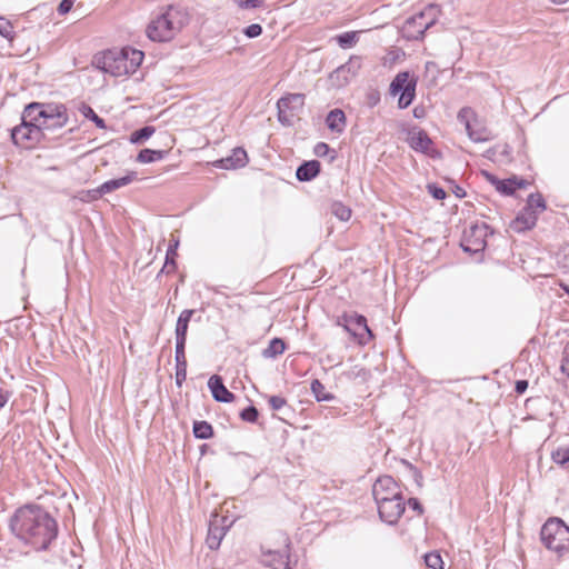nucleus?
I'll return each mask as SVG.
<instances>
[{"mask_svg":"<svg viewBox=\"0 0 569 569\" xmlns=\"http://www.w3.org/2000/svg\"><path fill=\"white\" fill-rule=\"evenodd\" d=\"M398 94H399L398 108L406 109L412 103V101L416 97V87H413V86L407 87V89L399 92Z\"/></svg>","mask_w":569,"mask_h":569,"instance_id":"nucleus-38","label":"nucleus"},{"mask_svg":"<svg viewBox=\"0 0 569 569\" xmlns=\"http://www.w3.org/2000/svg\"><path fill=\"white\" fill-rule=\"evenodd\" d=\"M187 23L188 14L170 6L148 24L147 36L152 41H169Z\"/></svg>","mask_w":569,"mask_h":569,"instance_id":"nucleus-3","label":"nucleus"},{"mask_svg":"<svg viewBox=\"0 0 569 569\" xmlns=\"http://www.w3.org/2000/svg\"><path fill=\"white\" fill-rule=\"evenodd\" d=\"M9 528L21 541L34 550H47L57 538V521L40 506L27 505L10 517Z\"/></svg>","mask_w":569,"mask_h":569,"instance_id":"nucleus-1","label":"nucleus"},{"mask_svg":"<svg viewBox=\"0 0 569 569\" xmlns=\"http://www.w3.org/2000/svg\"><path fill=\"white\" fill-rule=\"evenodd\" d=\"M321 170V164L318 160L303 161L296 170V177L301 182H307L315 179Z\"/></svg>","mask_w":569,"mask_h":569,"instance_id":"nucleus-21","label":"nucleus"},{"mask_svg":"<svg viewBox=\"0 0 569 569\" xmlns=\"http://www.w3.org/2000/svg\"><path fill=\"white\" fill-rule=\"evenodd\" d=\"M512 180H515V190L525 189L530 184V182L523 178L512 177Z\"/></svg>","mask_w":569,"mask_h":569,"instance_id":"nucleus-56","label":"nucleus"},{"mask_svg":"<svg viewBox=\"0 0 569 569\" xmlns=\"http://www.w3.org/2000/svg\"><path fill=\"white\" fill-rule=\"evenodd\" d=\"M347 71L351 77H355L358 71L361 68V58L358 56H352L350 59L345 63Z\"/></svg>","mask_w":569,"mask_h":569,"instance_id":"nucleus-44","label":"nucleus"},{"mask_svg":"<svg viewBox=\"0 0 569 569\" xmlns=\"http://www.w3.org/2000/svg\"><path fill=\"white\" fill-rule=\"evenodd\" d=\"M176 383L181 387L187 379V358L186 347L176 346Z\"/></svg>","mask_w":569,"mask_h":569,"instance_id":"nucleus-23","label":"nucleus"},{"mask_svg":"<svg viewBox=\"0 0 569 569\" xmlns=\"http://www.w3.org/2000/svg\"><path fill=\"white\" fill-rule=\"evenodd\" d=\"M233 2L242 10L258 9L263 4L262 0H233Z\"/></svg>","mask_w":569,"mask_h":569,"instance_id":"nucleus-45","label":"nucleus"},{"mask_svg":"<svg viewBox=\"0 0 569 569\" xmlns=\"http://www.w3.org/2000/svg\"><path fill=\"white\" fill-rule=\"evenodd\" d=\"M456 196L459 197V198H462L466 196V192L462 190V188L460 187H457L456 191H455Z\"/></svg>","mask_w":569,"mask_h":569,"instance_id":"nucleus-61","label":"nucleus"},{"mask_svg":"<svg viewBox=\"0 0 569 569\" xmlns=\"http://www.w3.org/2000/svg\"><path fill=\"white\" fill-rule=\"evenodd\" d=\"M143 58L144 53L141 50L126 47L97 53L93 57L92 64L112 77H122L136 72Z\"/></svg>","mask_w":569,"mask_h":569,"instance_id":"nucleus-2","label":"nucleus"},{"mask_svg":"<svg viewBox=\"0 0 569 569\" xmlns=\"http://www.w3.org/2000/svg\"><path fill=\"white\" fill-rule=\"evenodd\" d=\"M326 124L332 132L341 133L346 127V114L341 109L331 110L326 118Z\"/></svg>","mask_w":569,"mask_h":569,"instance_id":"nucleus-25","label":"nucleus"},{"mask_svg":"<svg viewBox=\"0 0 569 569\" xmlns=\"http://www.w3.org/2000/svg\"><path fill=\"white\" fill-rule=\"evenodd\" d=\"M286 548H289L288 543L286 545ZM263 556L266 557L263 562L272 569H291L288 549L283 551L268 550Z\"/></svg>","mask_w":569,"mask_h":569,"instance_id":"nucleus-18","label":"nucleus"},{"mask_svg":"<svg viewBox=\"0 0 569 569\" xmlns=\"http://www.w3.org/2000/svg\"><path fill=\"white\" fill-rule=\"evenodd\" d=\"M247 163L248 154L241 147L234 148L231 156L213 162L214 167L220 169H238L244 167Z\"/></svg>","mask_w":569,"mask_h":569,"instance_id":"nucleus-15","label":"nucleus"},{"mask_svg":"<svg viewBox=\"0 0 569 569\" xmlns=\"http://www.w3.org/2000/svg\"><path fill=\"white\" fill-rule=\"evenodd\" d=\"M551 459L555 463L567 467L569 465V443L559 446L551 452Z\"/></svg>","mask_w":569,"mask_h":569,"instance_id":"nucleus-34","label":"nucleus"},{"mask_svg":"<svg viewBox=\"0 0 569 569\" xmlns=\"http://www.w3.org/2000/svg\"><path fill=\"white\" fill-rule=\"evenodd\" d=\"M305 106L303 93H288L277 101L278 120L284 127H292Z\"/></svg>","mask_w":569,"mask_h":569,"instance_id":"nucleus-6","label":"nucleus"},{"mask_svg":"<svg viewBox=\"0 0 569 569\" xmlns=\"http://www.w3.org/2000/svg\"><path fill=\"white\" fill-rule=\"evenodd\" d=\"M433 142L425 130H419L409 138V146L418 152L431 158L440 157V152L432 147Z\"/></svg>","mask_w":569,"mask_h":569,"instance_id":"nucleus-13","label":"nucleus"},{"mask_svg":"<svg viewBox=\"0 0 569 569\" xmlns=\"http://www.w3.org/2000/svg\"><path fill=\"white\" fill-rule=\"evenodd\" d=\"M526 207H528V210L537 211V214H539L547 209V203L540 192H535L528 196Z\"/></svg>","mask_w":569,"mask_h":569,"instance_id":"nucleus-33","label":"nucleus"},{"mask_svg":"<svg viewBox=\"0 0 569 569\" xmlns=\"http://www.w3.org/2000/svg\"><path fill=\"white\" fill-rule=\"evenodd\" d=\"M417 87V79L413 78L409 71H401L397 73L390 83V93L397 96L399 92L407 89V87Z\"/></svg>","mask_w":569,"mask_h":569,"instance_id":"nucleus-24","label":"nucleus"},{"mask_svg":"<svg viewBox=\"0 0 569 569\" xmlns=\"http://www.w3.org/2000/svg\"><path fill=\"white\" fill-rule=\"evenodd\" d=\"M408 506L417 511L419 516L423 513V507L417 498H409Z\"/></svg>","mask_w":569,"mask_h":569,"instance_id":"nucleus-54","label":"nucleus"},{"mask_svg":"<svg viewBox=\"0 0 569 569\" xmlns=\"http://www.w3.org/2000/svg\"><path fill=\"white\" fill-rule=\"evenodd\" d=\"M543 546L558 555L569 551V527L560 518H549L540 530Z\"/></svg>","mask_w":569,"mask_h":569,"instance_id":"nucleus-5","label":"nucleus"},{"mask_svg":"<svg viewBox=\"0 0 569 569\" xmlns=\"http://www.w3.org/2000/svg\"><path fill=\"white\" fill-rule=\"evenodd\" d=\"M178 246H179V239H172L170 241V244H169V247L167 249V253H166V261H164L162 269L160 270V273L169 274V273L176 271V269H177L176 257H177Z\"/></svg>","mask_w":569,"mask_h":569,"instance_id":"nucleus-27","label":"nucleus"},{"mask_svg":"<svg viewBox=\"0 0 569 569\" xmlns=\"http://www.w3.org/2000/svg\"><path fill=\"white\" fill-rule=\"evenodd\" d=\"M428 192L437 200H443L447 196L446 191L436 183L428 184Z\"/></svg>","mask_w":569,"mask_h":569,"instance_id":"nucleus-49","label":"nucleus"},{"mask_svg":"<svg viewBox=\"0 0 569 569\" xmlns=\"http://www.w3.org/2000/svg\"><path fill=\"white\" fill-rule=\"evenodd\" d=\"M553 3H557V4H563L566 3L568 0H551Z\"/></svg>","mask_w":569,"mask_h":569,"instance_id":"nucleus-62","label":"nucleus"},{"mask_svg":"<svg viewBox=\"0 0 569 569\" xmlns=\"http://www.w3.org/2000/svg\"><path fill=\"white\" fill-rule=\"evenodd\" d=\"M10 136L16 146L24 149L36 147L42 139H44L43 132L40 131L37 122L28 123L21 121L19 126L11 129Z\"/></svg>","mask_w":569,"mask_h":569,"instance_id":"nucleus-8","label":"nucleus"},{"mask_svg":"<svg viewBox=\"0 0 569 569\" xmlns=\"http://www.w3.org/2000/svg\"><path fill=\"white\" fill-rule=\"evenodd\" d=\"M560 369L569 378V342L563 349Z\"/></svg>","mask_w":569,"mask_h":569,"instance_id":"nucleus-51","label":"nucleus"},{"mask_svg":"<svg viewBox=\"0 0 569 569\" xmlns=\"http://www.w3.org/2000/svg\"><path fill=\"white\" fill-rule=\"evenodd\" d=\"M369 99L372 104H376L380 99L379 93L378 92L370 93Z\"/></svg>","mask_w":569,"mask_h":569,"instance_id":"nucleus-59","label":"nucleus"},{"mask_svg":"<svg viewBox=\"0 0 569 569\" xmlns=\"http://www.w3.org/2000/svg\"><path fill=\"white\" fill-rule=\"evenodd\" d=\"M380 519L388 525L398 522L406 509L403 497L376 501Z\"/></svg>","mask_w":569,"mask_h":569,"instance_id":"nucleus-10","label":"nucleus"},{"mask_svg":"<svg viewBox=\"0 0 569 569\" xmlns=\"http://www.w3.org/2000/svg\"><path fill=\"white\" fill-rule=\"evenodd\" d=\"M268 402L272 410H280L287 405V400L280 396H270Z\"/></svg>","mask_w":569,"mask_h":569,"instance_id":"nucleus-50","label":"nucleus"},{"mask_svg":"<svg viewBox=\"0 0 569 569\" xmlns=\"http://www.w3.org/2000/svg\"><path fill=\"white\" fill-rule=\"evenodd\" d=\"M208 388L210 389L213 399L218 402L229 403L236 398V396L226 388L222 378L218 375H213L209 378Z\"/></svg>","mask_w":569,"mask_h":569,"instance_id":"nucleus-16","label":"nucleus"},{"mask_svg":"<svg viewBox=\"0 0 569 569\" xmlns=\"http://www.w3.org/2000/svg\"><path fill=\"white\" fill-rule=\"evenodd\" d=\"M11 33H12L11 22L6 18L0 17V34L7 39H10Z\"/></svg>","mask_w":569,"mask_h":569,"instance_id":"nucleus-48","label":"nucleus"},{"mask_svg":"<svg viewBox=\"0 0 569 569\" xmlns=\"http://www.w3.org/2000/svg\"><path fill=\"white\" fill-rule=\"evenodd\" d=\"M402 463L411 471L412 478L418 487H422L423 476L421 471L407 460H402Z\"/></svg>","mask_w":569,"mask_h":569,"instance_id":"nucleus-46","label":"nucleus"},{"mask_svg":"<svg viewBox=\"0 0 569 569\" xmlns=\"http://www.w3.org/2000/svg\"><path fill=\"white\" fill-rule=\"evenodd\" d=\"M41 121L38 124L40 131L43 132V138L47 131H54L63 128L69 120L67 108L62 103H47L44 109L38 113Z\"/></svg>","mask_w":569,"mask_h":569,"instance_id":"nucleus-7","label":"nucleus"},{"mask_svg":"<svg viewBox=\"0 0 569 569\" xmlns=\"http://www.w3.org/2000/svg\"><path fill=\"white\" fill-rule=\"evenodd\" d=\"M375 501L403 497L398 483L391 476L379 477L372 486Z\"/></svg>","mask_w":569,"mask_h":569,"instance_id":"nucleus-11","label":"nucleus"},{"mask_svg":"<svg viewBox=\"0 0 569 569\" xmlns=\"http://www.w3.org/2000/svg\"><path fill=\"white\" fill-rule=\"evenodd\" d=\"M425 563L431 569H443V561L440 553L432 551L425 556Z\"/></svg>","mask_w":569,"mask_h":569,"instance_id":"nucleus-41","label":"nucleus"},{"mask_svg":"<svg viewBox=\"0 0 569 569\" xmlns=\"http://www.w3.org/2000/svg\"><path fill=\"white\" fill-rule=\"evenodd\" d=\"M192 431L197 439L207 440L213 437L212 426L204 420L194 421Z\"/></svg>","mask_w":569,"mask_h":569,"instance_id":"nucleus-31","label":"nucleus"},{"mask_svg":"<svg viewBox=\"0 0 569 569\" xmlns=\"http://www.w3.org/2000/svg\"><path fill=\"white\" fill-rule=\"evenodd\" d=\"M9 398H10V392L1 389L0 390V408H3L8 403Z\"/></svg>","mask_w":569,"mask_h":569,"instance_id":"nucleus-57","label":"nucleus"},{"mask_svg":"<svg viewBox=\"0 0 569 569\" xmlns=\"http://www.w3.org/2000/svg\"><path fill=\"white\" fill-rule=\"evenodd\" d=\"M353 329L355 330H351V331H348V333H350V336L360 345V346H365L367 345L370 340L373 339V333L371 331V329L368 327V331H362V326H353Z\"/></svg>","mask_w":569,"mask_h":569,"instance_id":"nucleus-35","label":"nucleus"},{"mask_svg":"<svg viewBox=\"0 0 569 569\" xmlns=\"http://www.w3.org/2000/svg\"><path fill=\"white\" fill-rule=\"evenodd\" d=\"M489 234V226L486 223L473 224L465 230L461 240V248L466 252L479 253L487 247V237Z\"/></svg>","mask_w":569,"mask_h":569,"instance_id":"nucleus-9","label":"nucleus"},{"mask_svg":"<svg viewBox=\"0 0 569 569\" xmlns=\"http://www.w3.org/2000/svg\"><path fill=\"white\" fill-rule=\"evenodd\" d=\"M80 111L87 119L94 122V124L98 128H100V129L107 128L104 120L101 117H99L90 106L82 104L80 108Z\"/></svg>","mask_w":569,"mask_h":569,"instance_id":"nucleus-40","label":"nucleus"},{"mask_svg":"<svg viewBox=\"0 0 569 569\" xmlns=\"http://www.w3.org/2000/svg\"><path fill=\"white\" fill-rule=\"evenodd\" d=\"M193 313L194 310L184 309L178 317L176 323V346L186 347L188 327Z\"/></svg>","mask_w":569,"mask_h":569,"instance_id":"nucleus-19","label":"nucleus"},{"mask_svg":"<svg viewBox=\"0 0 569 569\" xmlns=\"http://www.w3.org/2000/svg\"><path fill=\"white\" fill-rule=\"evenodd\" d=\"M528 389V381L527 380H517L515 383V391L518 395H522Z\"/></svg>","mask_w":569,"mask_h":569,"instance_id":"nucleus-55","label":"nucleus"},{"mask_svg":"<svg viewBox=\"0 0 569 569\" xmlns=\"http://www.w3.org/2000/svg\"><path fill=\"white\" fill-rule=\"evenodd\" d=\"M467 109L460 110L458 118L460 121L465 122L466 131L468 133V137L475 141V142H485L490 140L491 132L488 130L485 126H480L478 123H472L469 120L465 118V113H467Z\"/></svg>","mask_w":569,"mask_h":569,"instance_id":"nucleus-14","label":"nucleus"},{"mask_svg":"<svg viewBox=\"0 0 569 569\" xmlns=\"http://www.w3.org/2000/svg\"><path fill=\"white\" fill-rule=\"evenodd\" d=\"M259 417V411L254 406H248L240 412V418L247 422H256Z\"/></svg>","mask_w":569,"mask_h":569,"instance_id":"nucleus-43","label":"nucleus"},{"mask_svg":"<svg viewBox=\"0 0 569 569\" xmlns=\"http://www.w3.org/2000/svg\"><path fill=\"white\" fill-rule=\"evenodd\" d=\"M562 289L565 290V292L569 296V286L567 284H562Z\"/></svg>","mask_w":569,"mask_h":569,"instance_id":"nucleus-63","label":"nucleus"},{"mask_svg":"<svg viewBox=\"0 0 569 569\" xmlns=\"http://www.w3.org/2000/svg\"><path fill=\"white\" fill-rule=\"evenodd\" d=\"M310 389L317 401H331L335 399V395L327 392L323 383L318 379L311 381Z\"/></svg>","mask_w":569,"mask_h":569,"instance_id":"nucleus-32","label":"nucleus"},{"mask_svg":"<svg viewBox=\"0 0 569 569\" xmlns=\"http://www.w3.org/2000/svg\"><path fill=\"white\" fill-rule=\"evenodd\" d=\"M483 173L487 180L495 186L496 190L501 194L512 196L515 193V180H512V178L501 180L489 172Z\"/></svg>","mask_w":569,"mask_h":569,"instance_id":"nucleus-26","label":"nucleus"},{"mask_svg":"<svg viewBox=\"0 0 569 569\" xmlns=\"http://www.w3.org/2000/svg\"><path fill=\"white\" fill-rule=\"evenodd\" d=\"M47 103L41 102H31L24 107V110L21 116V121L32 123H39L42 117H39V111L43 110Z\"/></svg>","mask_w":569,"mask_h":569,"instance_id":"nucleus-28","label":"nucleus"},{"mask_svg":"<svg viewBox=\"0 0 569 569\" xmlns=\"http://www.w3.org/2000/svg\"><path fill=\"white\" fill-rule=\"evenodd\" d=\"M537 211L528 210V207L525 206V208L517 214L515 220L511 222V228L516 232H522L525 230L533 228L537 223Z\"/></svg>","mask_w":569,"mask_h":569,"instance_id":"nucleus-17","label":"nucleus"},{"mask_svg":"<svg viewBox=\"0 0 569 569\" xmlns=\"http://www.w3.org/2000/svg\"><path fill=\"white\" fill-rule=\"evenodd\" d=\"M136 178H137V172L136 171H130L124 177H121V178H118V179H111V180H108V181L103 182L101 186L98 187L96 192L99 193L100 196L106 194V193H110V192H112V191H114V190H117L119 188L128 186Z\"/></svg>","mask_w":569,"mask_h":569,"instance_id":"nucleus-22","label":"nucleus"},{"mask_svg":"<svg viewBox=\"0 0 569 569\" xmlns=\"http://www.w3.org/2000/svg\"><path fill=\"white\" fill-rule=\"evenodd\" d=\"M73 2H74L73 0H62V1L59 3V6H58V12H59L60 14H66V13H68V12L71 10V8H72Z\"/></svg>","mask_w":569,"mask_h":569,"instance_id":"nucleus-53","label":"nucleus"},{"mask_svg":"<svg viewBox=\"0 0 569 569\" xmlns=\"http://www.w3.org/2000/svg\"><path fill=\"white\" fill-rule=\"evenodd\" d=\"M332 212L341 221H348L351 218V209L343 206L341 202L333 203Z\"/></svg>","mask_w":569,"mask_h":569,"instance_id":"nucleus-42","label":"nucleus"},{"mask_svg":"<svg viewBox=\"0 0 569 569\" xmlns=\"http://www.w3.org/2000/svg\"><path fill=\"white\" fill-rule=\"evenodd\" d=\"M227 522V517L212 515L209 521L208 535L206 539V542L211 550H216L220 547L221 540L223 539L227 529L229 528Z\"/></svg>","mask_w":569,"mask_h":569,"instance_id":"nucleus-12","label":"nucleus"},{"mask_svg":"<svg viewBox=\"0 0 569 569\" xmlns=\"http://www.w3.org/2000/svg\"><path fill=\"white\" fill-rule=\"evenodd\" d=\"M154 127L144 126L130 134V142L134 144L142 143L143 141L149 139L154 133Z\"/></svg>","mask_w":569,"mask_h":569,"instance_id":"nucleus-36","label":"nucleus"},{"mask_svg":"<svg viewBox=\"0 0 569 569\" xmlns=\"http://www.w3.org/2000/svg\"><path fill=\"white\" fill-rule=\"evenodd\" d=\"M262 27L259 23H252L243 29V34L250 39L261 36Z\"/></svg>","mask_w":569,"mask_h":569,"instance_id":"nucleus-47","label":"nucleus"},{"mask_svg":"<svg viewBox=\"0 0 569 569\" xmlns=\"http://www.w3.org/2000/svg\"><path fill=\"white\" fill-rule=\"evenodd\" d=\"M423 113H425V110L422 108H418L416 107L413 109V116L415 118H422L423 117Z\"/></svg>","mask_w":569,"mask_h":569,"instance_id":"nucleus-60","label":"nucleus"},{"mask_svg":"<svg viewBox=\"0 0 569 569\" xmlns=\"http://www.w3.org/2000/svg\"><path fill=\"white\" fill-rule=\"evenodd\" d=\"M286 351V342L281 338L270 340L267 348L262 350V357L266 359H274Z\"/></svg>","mask_w":569,"mask_h":569,"instance_id":"nucleus-29","label":"nucleus"},{"mask_svg":"<svg viewBox=\"0 0 569 569\" xmlns=\"http://www.w3.org/2000/svg\"><path fill=\"white\" fill-rule=\"evenodd\" d=\"M336 40L341 48H343V49L351 48L358 41V32L347 31V32L340 33L336 37Z\"/></svg>","mask_w":569,"mask_h":569,"instance_id":"nucleus-39","label":"nucleus"},{"mask_svg":"<svg viewBox=\"0 0 569 569\" xmlns=\"http://www.w3.org/2000/svg\"><path fill=\"white\" fill-rule=\"evenodd\" d=\"M336 325L342 327L347 332L355 330L353 326H362V331H368L367 319L362 315L358 313H343L336 320Z\"/></svg>","mask_w":569,"mask_h":569,"instance_id":"nucleus-20","label":"nucleus"},{"mask_svg":"<svg viewBox=\"0 0 569 569\" xmlns=\"http://www.w3.org/2000/svg\"><path fill=\"white\" fill-rule=\"evenodd\" d=\"M352 77L347 71V68L345 64L338 67L331 74L330 79L331 81L337 84L338 87H342L347 84Z\"/></svg>","mask_w":569,"mask_h":569,"instance_id":"nucleus-37","label":"nucleus"},{"mask_svg":"<svg viewBox=\"0 0 569 569\" xmlns=\"http://www.w3.org/2000/svg\"><path fill=\"white\" fill-rule=\"evenodd\" d=\"M313 151L318 157H325L330 151V147L326 142H318Z\"/></svg>","mask_w":569,"mask_h":569,"instance_id":"nucleus-52","label":"nucleus"},{"mask_svg":"<svg viewBox=\"0 0 569 569\" xmlns=\"http://www.w3.org/2000/svg\"><path fill=\"white\" fill-rule=\"evenodd\" d=\"M439 13L438 6L429 4L420 12L407 18L401 28L402 37L410 41L423 39L426 31L437 23Z\"/></svg>","mask_w":569,"mask_h":569,"instance_id":"nucleus-4","label":"nucleus"},{"mask_svg":"<svg viewBox=\"0 0 569 569\" xmlns=\"http://www.w3.org/2000/svg\"><path fill=\"white\" fill-rule=\"evenodd\" d=\"M164 150L142 149L137 156V161L140 163H152L162 160L167 156Z\"/></svg>","mask_w":569,"mask_h":569,"instance_id":"nucleus-30","label":"nucleus"},{"mask_svg":"<svg viewBox=\"0 0 569 569\" xmlns=\"http://www.w3.org/2000/svg\"><path fill=\"white\" fill-rule=\"evenodd\" d=\"M562 263H563V267H565L566 269H568V271H569V248L566 250V252H565V254H563V261H562Z\"/></svg>","mask_w":569,"mask_h":569,"instance_id":"nucleus-58","label":"nucleus"}]
</instances>
